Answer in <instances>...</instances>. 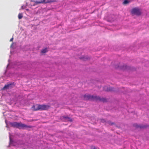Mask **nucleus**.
<instances>
[{"mask_svg": "<svg viewBox=\"0 0 149 149\" xmlns=\"http://www.w3.org/2000/svg\"><path fill=\"white\" fill-rule=\"evenodd\" d=\"M108 123L109 124V125H112L114 124L113 123H111V122L110 121H108Z\"/></svg>", "mask_w": 149, "mask_h": 149, "instance_id": "nucleus-13", "label": "nucleus"}, {"mask_svg": "<svg viewBox=\"0 0 149 149\" xmlns=\"http://www.w3.org/2000/svg\"><path fill=\"white\" fill-rule=\"evenodd\" d=\"M136 127H140V128L142 127H141V126H138V127H137V126H136Z\"/></svg>", "mask_w": 149, "mask_h": 149, "instance_id": "nucleus-16", "label": "nucleus"}, {"mask_svg": "<svg viewBox=\"0 0 149 149\" xmlns=\"http://www.w3.org/2000/svg\"><path fill=\"white\" fill-rule=\"evenodd\" d=\"M26 10L27 11H29V9H26Z\"/></svg>", "mask_w": 149, "mask_h": 149, "instance_id": "nucleus-17", "label": "nucleus"}, {"mask_svg": "<svg viewBox=\"0 0 149 149\" xmlns=\"http://www.w3.org/2000/svg\"><path fill=\"white\" fill-rule=\"evenodd\" d=\"M63 119H64L66 121H70L72 122V119L68 117H63Z\"/></svg>", "mask_w": 149, "mask_h": 149, "instance_id": "nucleus-8", "label": "nucleus"}, {"mask_svg": "<svg viewBox=\"0 0 149 149\" xmlns=\"http://www.w3.org/2000/svg\"><path fill=\"white\" fill-rule=\"evenodd\" d=\"M23 6H21V8L22 9H23L24 8Z\"/></svg>", "mask_w": 149, "mask_h": 149, "instance_id": "nucleus-15", "label": "nucleus"}, {"mask_svg": "<svg viewBox=\"0 0 149 149\" xmlns=\"http://www.w3.org/2000/svg\"><path fill=\"white\" fill-rule=\"evenodd\" d=\"M18 17L19 19H21L23 17V15L22 13H19L18 15Z\"/></svg>", "mask_w": 149, "mask_h": 149, "instance_id": "nucleus-10", "label": "nucleus"}, {"mask_svg": "<svg viewBox=\"0 0 149 149\" xmlns=\"http://www.w3.org/2000/svg\"><path fill=\"white\" fill-rule=\"evenodd\" d=\"M11 84H8L7 85H5L4 87H3V89L4 90L5 89H8L9 88H11Z\"/></svg>", "mask_w": 149, "mask_h": 149, "instance_id": "nucleus-7", "label": "nucleus"}, {"mask_svg": "<svg viewBox=\"0 0 149 149\" xmlns=\"http://www.w3.org/2000/svg\"><path fill=\"white\" fill-rule=\"evenodd\" d=\"M104 91H112V88H108V87H107V86H105L104 87Z\"/></svg>", "mask_w": 149, "mask_h": 149, "instance_id": "nucleus-9", "label": "nucleus"}, {"mask_svg": "<svg viewBox=\"0 0 149 149\" xmlns=\"http://www.w3.org/2000/svg\"><path fill=\"white\" fill-rule=\"evenodd\" d=\"M47 51V48H45L44 49H42L41 51V52L42 53H45Z\"/></svg>", "mask_w": 149, "mask_h": 149, "instance_id": "nucleus-11", "label": "nucleus"}, {"mask_svg": "<svg viewBox=\"0 0 149 149\" xmlns=\"http://www.w3.org/2000/svg\"><path fill=\"white\" fill-rule=\"evenodd\" d=\"M50 107V106L48 105L39 104V110H47L49 109Z\"/></svg>", "mask_w": 149, "mask_h": 149, "instance_id": "nucleus-4", "label": "nucleus"}, {"mask_svg": "<svg viewBox=\"0 0 149 149\" xmlns=\"http://www.w3.org/2000/svg\"><path fill=\"white\" fill-rule=\"evenodd\" d=\"M94 149H95V148H94Z\"/></svg>", "mask_w": 149, "mask_h": 149, "instance_id": "nucleus-18", "label": "nucleus"}, {"mask_svg": "<svg viewBox=\"0 0 149 149\" xmlns=\"http://www.w3.org/2000/svg\"><path fill=\"white\" fill-rule=\"evenodd\" d=\"M129 3V2L128 0H125L123 2V3L124 4H126L127 3Z\"/></svg>", "mask_w": 149, "mask_h": 149, "instance_id": "nucleus-12", "label": "nucleus"}, {"mask_svg": "<svg viewBox=\"0 0 149 149\" xmlns=\"http://www.w3.org/2000/svg\"><path fill=\"white\" fill-rule=\"evenodd\" d=\"M56 1V0H40V1H35V3L37 4H40L43 3H46L55 2Z\"/></svg>", "mask_w": 149, "mask_h": 149, "instance_id": "nucleus-3", "label": "nucleus"}, {"mask_svg": "<svg viewBox=\"0 0 149 149\" xmlns=\"http://www.w3.org/2000/svg\"><path fill=\"white\" fill-rule=\"evenodd\" d=\"M13 38H12L11 39H10V41H13Z\"/></svg>", "mask_w": 149, "mask_h": 149, "instance_id": "nucleus-14", "label": "nucleus"}, {"mask_svg": "<svg viewBox=\"0 0 149 149\" xmlns=\"http://www.w3.org/2000/svg\"><path fill=\"white\" fill-rule=\"evenodd\" d=\"M84 99L85 100H93L103 102H105L106 101V99L104 98H101L99 96H93L89 94L85 95L84 96Z\"/></svg>", "mask_w": 149, "mask_h": 149, "instance_id": "nucleus-1", "label": "nucleus"}, {"mask_svg": "<svg viewBox=\"0 0 149 149\" xmlns=\"http://www.w3.org/2000/svg\"><path fill=\"white\" fill-rule=\"evenodd\" d=\"M10 124L11 126L19 129H23L25 128H31L30 126L22 123L21 122L17 123L14 122L11 123Z\"/></svg>", "mask_w": 149, "mask_h": 149, "instance_id": "nucleus-2", "label": "nucleus"}, {"mask_svg": "<svg viewBox=\"0 0 149 149\" xmlns=\"http://www.w3.org/2000/svg\"><path fill=\"white\" fill-rule=\"evenodd\" d=\"M132 14L139 15L141 14V12L139 9L137 8H133L132 10Z\"/></svg>", "mask_w": 149, "mask_h": 149, "instance_id": "nucleus-5", "label": "nucleus"}, {"mask_svg": "<svg viewBox=\"0 0 149 149\" xmlns=\"http://www.w3.org/2000/svg\"><path fill=\"white\" fill-rule=\"evenodd\" d=\"M32 109L34 111L39 110V104H36L33 105L32 107Z\"/></svg>", "mask_w": 149, "mask_h": 149, "instance_id": "nucleus-6", "label": "nucleus"}]
</instances>
